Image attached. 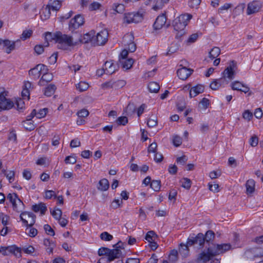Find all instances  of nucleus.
<instances>
[{"instance_id": "nucleus-1", "label": "nucleus", "mask_w": 263, "mask_h": 263, "mask_svg": "<svg viewBox=\"0 0 263 263\" xmlns=\"http://www.w3.org/2000/svg\"><path fill=\"white\" fill-rule=\"evenodd\" d=\"M237 63L235 61H231L229 65L222 72V78L213 81L210 85V87L213 90L218 89L224 82L227 84L230 81L234 78L235 71L237 69Z\"/></svg>"}, {"instance_id": "nucleus-2", "label": "nucleus", "mask_w": 263, "mask_h": 263, "mask_svg": "<svg viewBox=\"0 0 263 263\" xmlns=\"http://www.w3.org/2000/svg\"><path fill=\"white\" fill-rule=\"evenodd\" d=\"M51 40L58 43V47L64 50H66L69 47L73 46L78 43L76 40L73 41L72 36L63 34L60 31L53 34L50 32Z\"/></svg>"}, {"instance_id": "nucleus-3", "label": "nucleus", "mask_w": 263, "mask_h": 263, "mask_svg": "<svg viewBox=\"0 0 263 263\" xmlns=\"http://www.w3.org/2000/svg\"><path fill=\"white\" fill-rule=\"evenodd\" d=\"M192 17L191 14H184L179 15L173 21V26L174 30L176 32V37L177 38H180L185 34L184 28Z\"/></svg>"}, {"instance_id": "nucleus-4", "label": "nucleus", "mask_w": 263, "mask_h": 263, "mask_svg": "<svg viewBox=\"0 0 263 263\" xmlns=\"http://www.w3.org/2000/svg\"><path fill=\"white\" fill-rule=\"evenodd\" d=\"M7 93L3 88H0V111L9 109L13 106V103L6 97Z\"/></svg>"}, {"instance_id": "nucleus-5", "label": "nucleus", "mask_w": 263, "mask_h": 263, "mask_svg": "<svg viewBox=\"0 0 263 263\" xmlns=\"http://www.w3.org/2000/svg\"><path fill=\"white\" fill-rule=\"evenodd\" d=\"M108 33L107 30H103L98 32L92 40V45L100 46L104 45L108 40Z\"/></svg>"}, {"instance_id": "nucleus-6", "label": "nucleus", "mask_w": 263, "mask_h": 263, "mask_svg": "<svg viewBox=\"0 0 263 263\" xmlns=\"http://www.w3.org/2000/svg\"><path fill=\"white\" fill-rule=\"evenodd\" d=\"M231 246L230 243H224L221 245H214L210 247L211 254L214 256L223 253L231 249Z\"/></svg>"}, {"instance_id": "nucleus-7", "label": "nucleus", "mask_w": 263, "mask_h": 263, "mask_svg": "<svg viewBox=\"0 0 263 263\" xmlns=\"http://www.w3.org/2000/svg\"><path fill=\"white\" fill-rule=\"evenodd\" d=\"M20 218L25 225L32 226L35 223L36 216L31 212H24L21 214Z\"/></svg>"}, {"instance_id": "nucleus-8", "label": "nucleus", "mask_w": 263, "mask_h": 263, "mask_svg": "<svg viewBox=\"0 0 263 263\" xmlns=\"http://www.w3.org/2000/svg\"><path fill=\"white\" fill-rule=\"evenodd\" d=\"M84 22V18L82 15L80 14L76 15L70 21L69 23V30L71 31H74L83 25Z\"/></svg>"}, {"instance_id": "nucleus-9", "label": "nucleus", "mask_w": 263, "mask_h": 263, "mask_svg": "<svg viewBox=\"0 0 263 263\" xmlns=\"http://www.w3.org/2000/svg\"><path fill=\"white\" fill-rule=\"evenodd\" d=\"M246 257L251 260L263 257V249L260 248H252L245 252Z\"/></svg>"}, {"instance_id": "nucleus-10", "label": "nucleus", "mask_w": 263, "mask_h": 263, "mask_svg": "<svg viewBox=\"0 0 263 263\" xmlns=\"http://www.w3.org/2000/svg\"><path fill=\"white\" fill-rule=\"evenodd\" d=\"M48 69H47L43 72L38 84L40 86L45 87V95L49 96V90H48L49 88V74L48 72Z\"/></svg>"}, {"instance_id": "nucleus-11", "label": "nucleus", "mask_w": 263, "mask_h": 263, "mask_svg": "<svg viewBox=\"0 0 263 263\" xmlns=\"http://www.w3.org/2000/svg\"><path fill=\"white\" fill-rule=\"evenodd\" d=\"M47 69V66L40 64L31 69L29 71V74L30 76H33L34 79H36L38 78L41 74H43V72Z\"/></svg>"}, {"instance_id": "nucleus-12", "label": "nucleus", "mask_w": 263, "mask_h": 263, "mask_svg": "<svg viewBox=\"0 0 263 263\" xmlns=\"http://www.w3.org/2000/svg\"><path fill=\"white\" fill-rule=\"evenodd\" d=\"M261 3L258 1H254L248 4L247 14L250 15L259 11L261 8Z\"/></svg>"}, {"instance_id": "nucleus-13", "label": "nucleus", "mask_w": 263, "mask_h": 263, "mask_svg": "<svg viewBox=\"0 0 263 263\" xmlns=\"http://www.w3.org/2000/svg\"><path fill=\"white\" fill-rule=\"evenodd\" d=\"M33 88L32 84L29 81L24 82L22 91V97L23 100H29L30 99V90Z\"/></svg>"}, {"instance_id": "nucleus-14", "label": "nucleus", "mask_w": 263, "mask_h": 263, "mask_svg": "<svg viewBox=\"0 0 263 263\" xmlns=\"http://www.w3.org/2000/svg\"><path fill=\"white\" fill-rule=\"evenodd\" d=\"M134 39V36L132 34H127L123 37V41L125 43H127L128 46V51L130 52H134L136 49V44L132 42Z\"/></svg>"}, {"instance_id": "nucleus-15", "label": "nucleus", "mask_w": 263, "mask_h": 263, "mask_svg": "<svg viewBox=\"0 0 263 263\" xmlns=\"http://www.w3.org/2000/svg\"><path fill=\"white\" fill-rule=\"evenodd\" d=\"M0 45L6 47L5 52L9 54L15 48V42H11L9 40H3L0 38Z\"/></svg>"}, {"instance_id": "nucleus-16", "label": "nucleus", "mask_w": 263, "mask_h": 263, "mask_svg": "<svg viewBox=\"0 0 263 263\" xmlns=\"http://www.w3.org/2000/svg\"><path fill=\"white\" fill-rule=\"evenodd\" d=\"M45 42L43 45H36L34 48L35 52L39 55L42 54L44 51V47H47L49 45V43L47 40V36L49 35V32L45 33Z\"/></svg>"}, {"instance_id": "nucleus-17", "label": "nucleus", "mask_w": 263, "mask_h": 263, "mask_svg": "<svg viewBox=\"0 0 263 263\" xmlns=\"http://www.w3.org/2000/svg\"><path fill=\"white\" fill-rule=\"evenodd\" d=\"M192 71V69L183 67L178 69L177 73L179 79L185 80L191 74Z\"/></svg>"}, {"instance_id": "nucleus-18", "label": "nucleus", "mask_w": 263, "mask_h": 263, "mask_svg": "<svg viewBox=\"0 0 263 263\" xmlns=\"http://www.w3.org/2000/svg\"><path fill=\"white\" fill-rule=\"evenodd\" d=\"M215 256L214 255L211 254L210 250V248L208 249L207 252L203 251L200 253L197 258L198 262L202 261L203 263H206L209 261L211 257Z\"/></svg>"}, {"instance_id": "nucleus-19", "label": "nucleus", "mask_w": 263, "mask_h": 263, "mask_svg": "<svg viewBox=\"0 0 263 263\" xmlns=\"http://www.w3.org/2000/svg\"><path fill=\"white\" fill-rule=\"evenodd\" d=\"M95 32L91 30L88 33L84 34L83 36H81L78 40L76 41H78V43H87L90 42L92 44V40L93 39V37H95Z\"/></svg>"}, {"instance_id": "nucleus-20", "label": "nucleus", "mask_w": 263, "mask_h": 263, "mask_svg": "<svg viewBox=\"0 0 263 263\" xmlns=\"http://www.w3.org/2000/svg\"><path fill=\"white\" fill-rule=\"evenodd\" d=\"M166 21V17L165 15V14H162V15H160L158 16L154 24V29L156 30H159L162 28L163 26L165 25Z\"/></svg>"}, {"instance_id": "nucleus-21", "label": "nucleus", "mask_w": 263, "mask_h": 263, "mask_svg": "<svg viewBox=\"0 0 263 263\" xmlns=\"http://www.w3.org/2000/svg\"><path fill=\"white\" fill-rule=\"evenodd\" d=\"M119 242L115 245L116 248L114 249H109L108 257L110 259V260L112 261L115 259L119 258L122 254V252L120 249H118L117 247L118 245Z\"/></svg>"}, {"instance_id": "nucleus-22", "label": "nucleus", "mask_w": 263, "mask_h": 263, "mask_svg": "<svg viewBox=\"0 0 263 263\" xmlns=\"http://www.w3.org/2000/svg\"><path fill=\"white\" fill-rule=\"evenodd\" d=\"M231 87L233 90H238L245 93L248 92L250 90L249 87L238 81L232 83L231 84Z\"/></svg>"}, {"instance_id": "nucleus-23", "label": "nucleus", "mask_w": 263, "mask_h": 263, "mask_svg": "<svg viewBox=\"0 0 263 263\" xmlns=\"http://www.w3.org/2000/svg\"><path fill=\"white\" fill-rule=\"evenodd\" d=\"M32 210L35 213L40 212L41 215H43L45 214L47 211V208L44 203L41 202L39 204H35L32 206Z\"/></svg>"}, {"instance_id": "nucleus-24", "label": "nucleus", "mask_w": 263, "mask_h": 263, "mask_svg": "<svg viewBox=\"0 0 263 263\" xmlns=\"http://www.w3.org/2000/svg\"><path fill=\"white\" fill-rule=\"evenodd\" d=\"M103 67L107 74H111L117 70L116 66L112 61L106 62Z\"/></svg>"}, {"instance_id": "nucleus-25", "label": "nucleus", "mask_w": 263, "mask_h": 263, "mask_svg": "<svg viewBox=\"0 0 263 263\" xmlns=\"http://www.w3.org/2000/svg\"><path fill=\"white\" fill-rule=\"evenodd\" d=\"M204 90V87L202 85H198L195 87H192L190 92V96L191 98L196 97Z\"/></svg>"}, {"instance_id": "nucleus-26", "label": "nucleus", "mask_w": 263, "mask_h": 263, "mask_svg": "<svg viewBox=\"0 0 263 263\" xmlns=\"http://www.w3.org/2000/svg\"><path fill=\"white\" fill-rule=\"evenodd\" d=\"M119 62L123 68L127 70L132 67L134 61L132 59H119Z\"/></svg>"}, {"instance_id": "nucleus-27", "label": "nucleus", "mask_w": 263, "mask_h": 263, "mask_svg": "<svg viewBox=\"0 0 263 263\" xmlns=\"http://www.w3.org/2000/svg\"><path fill=\"white\" fill-rule=\"evenodd\" d=\"M109 186V184L108 180L104 178L100 180L97 188L101 191H106L108 189Z\"/></svg>"}, {"instance_id": "nucleus-28", "label": "nucleus", "mask_w": 263, "mask_h": 263, "mask_svg": "<svg viewBox=\"0 0 263 263\" xmlns=\"http://www.w3.org/2000/svg\"><path fill=\"white\" fill-rule=\"evenodd\" d=\"M40 16L43 21H45L49 18V4H47L45 8L40 12Z\"/></svg>"}, {"instance_id": "nucleus-29", "label": "nucleus", "mask_w": 263, "mask_h": 263, "mask_svg": "<svg viewBox=\"0 0 263 263\" xmlns=\"http://www.w3.org/2000/svg\"><path fill=\"white\" fill-rule=\"evenodd\" d=\"M148 88L151 92L157 93L160 89V85L155 82H151L148 85Z\"/></svg>"}, {"instance_id": "nucleus-30", "label": "nucleus", "mask_w": 263, "mask_h": 263, "mask_svg": "<svg viewBox=\"0 0 263 263\" xmlns=\"http://www.w3.org/2000/svg\"><path fill=\"white\" fill-rule=\"evenodd\" d=\"M50 10L57 11L61 7V2L59 0H50Z\"/></svg>"}, {"instance_id": "nucleus-31", "label": "nucleus", "mask_w": 263, "mask_h": 263, "mask_svg": "<svg viewBox=\"0 0 263 263\" xmlns=\"http://www.w3.org/2000/svg\"><path fill=\"white\" fill-rule=\"evenodd\" d=\"M179 252L180 254L183 257H186L189 254V249L187 245H181V247L179 248Z\"/></svg>"}, {"instance_id": "nucleus-32", "label": "nucleus", "mask_w": 263, "mask_h": 263, "mask_svg": "<svg viewBox=\"0 0 263 263\" xmlns=\"http://www.w3.org/2000/svg\"><path fill=\"white\" fill-rule=\"evenodd\" d=\"M220 53V49L219 47H214L209 52V58L214 59L217 58Z\"/></svg>"}, {"instance_id": "nucleus-33", "label": "nucleus", "mask_w": 263, "mask_h": 263, "mask_svg": "<svg viewBox=\"0 0 263 263\" xmlns=\"http://www.w3.org/2000/svg\"><path fill=\"white\" fill-rule=\"evenodd\" d=\"M247 194L252 193L254 191L255 183L253 180H249L246 184Z\"/></svg>"}, {"instance_id": "nucleus-34", "label": "nucleus", "mask_w": 263, "mask_h": 263, "mask_svg": "<svg viewBox=\"0 0 263 263\" xmlns=\"http://www.w3.org/2000/svg\"><path fill=\"white\" fill-rule=\"evenodd\" d=\"M157 124V118L155 116L152 115L147 120V125L149 127H154L156 126Z\"/></svg>"}, {"instance_id": "nucleus-35", "label": "nucleus", "mask_w": 263, "mask_h": 263, "mask_svg": "<svg viewBox=\"0 0 263 263\" xmlns=\"http://www.w3.org/2000/svg\"><path fill=\"white\" fill-rule=\"evenodd\" d=\"M22 125L25 129L31 131L34 129L35 125L32 121H24L22 122Z\"/></svg>"}, {"instance_id": "nucleus-36", "label": "nucleus", "mask_w": 263, "mask_h": 263, "mask_svg": "<svg viewBox=\"0 0 263 263\" xmlns=\"http://www.w3.org/2000/svg\"><path fill=\"white\" fill-rule=\"evenodd\" d=\"M50 214H51L54 219L58 220L62 217V211L60 209L54 207L52 212L50 211Z\"/></svg>"}, {"instance_id": "nucleus-37", "label": "nucleus", "mask_w": 263, "mask_h": 263, "mask_svg": "<svg viewBox=\"0 0 263 263\" xmlns=\"http://www.w3.org/2000/svg\"><path fill=\"white\" fill-rule=\"evenodd\" d=\"M77 89L80 92L86 90L88 87L89 85L87 83L84 81H81L79 83L76 85Z\"/></svg>"}, {"instance_id": "nucleus-38", "label": "nucleus", "mask_w": 263, "mask_h": 263, "mask_svg": "<svg viewBox=\"0 0 263 263\" xmlns=\"http://www.w3.org/2000/svg\"><path fill=\"white\" fill-rule=\"evenodd\" d=\"M3 173L4 174L5 176L7 177V178L9 180L10 182H12L14 181V175L15 173L13 171H9V172H7L6 170H3Z\"/></svg>"}, {"instance_id": "nucleus-39", "label": "nucleus", "mask_w": 263, "mask_h": 263, "mask_svg": "<svg viewBox=\"0 0 263 263\" xmlns=\"http://www.w3.org/2000/svg\"><path fill=\"white\" fill-rule=\"evenodd\" d=\"M151 188L155 191L158 192L161 187V182L159 180H153L151 184Z\"/></svg>"}, {"instance_id": "nucleus-40", "label": "nucleus", "mask_w": 263, "mask_h": 263, "mask_svg": "<svg viewBox=\"0 0 263 263\" xmlns=\"http://www.w3.org/2000/svg\"><path fill=\"white\" fill-rule=\"evenodd\" d=\"M157 237V235L155 233V232L153 231H150L147 232L146 234L145 238V239L149 242H152L153 241H155V238Z\"/></svg>"}, {"instance_id": "nucleus-41", "label": "nucleus", "mask_w": 263, "mask_h": 263, "mask_svg": "<svg viewBox=\"0 0 263 263\" xmlns=\"http://www.w3.org/2000/svg\"><path fill=\"white\" fill-rule=\"evenodd\" d=\"M48 112V108H44L43 109H40V110L36 112V115L37 118L41 119L42 118H44L47 114Z\"/></svg>"}, {"instance_id": "nucleus-42", "label": "nucleus", "mask_w": 263, "mask_h": 263, "mask_svg": "<svg viewBox=\"0 0 263 263\" xmlns=\"http://www.w3.org/2000/svg\"><path fill=\"white\" fill-rule=\"evenodd\" d=\"M126 81L123 80H119L117 81H114V88L119 89L123 88L126 85Z\"/></svg>"}, {"instance_id": "nucleus-43", "label": "nucleus", "mask_w": 263, "mask_h": 263, "mask_svg": "<svg viewBox=\"0 0 263 263\" xmlns=\"http://www.w3.org/2000/svg\"><path fill=\"white\" fill-rule=\"evenodd\" d=\"M101 239L104 241H110L113 239L112 235L107 232H104L100 234Z\"/></svg>"}, {"instance_id": "nucleus-44", "label": "nucleus", "mask_w": 263, "mask_h": 263, "mask_svg": "<svg viewBox=\"0 0 263 263\" xmlns=\"http://www.w3.org/2000/svg\"><path fill=\"white\" fill-rule=\"evenodd\" d=\"M178 252L176 250H173L171 251L169 255V259L171 261H176L178 259Z\"/></svg>"}, {"instance_id": "nucleus-45", "label": "nucleus", "mask_w": 263, "mask_h": 263, "mask_svg": "<svg viewBox=\"0 0 263 263\" xmlns=\"http://www.w3.org/2000/svg\"><path fill=\"white\" fill-rule=\"evenodd\" d=\"M65 162L67 164H74L77 162V157L74 155L66 157Z\"/></svg>"}, {"instance_id": "nucleus-46", "label": "nucleus", "mask_w": 263, "mask_h": 263, "mask_svg": "<svg viewBox=\"0 0 263 263\" xmlns=\"http://www.w3.org/2000/svg\"><path fill=\"white\" fill-rule=\"evenodd\" d=\"M12 205L14 210L19 212L20 209L24 205V203L22 200L17 197L16 201H15L14 204Z\"/></svg>"}, {"instance_id": "nucleus-47", "label": "nucleus", "mask_w": 263, "mask_h": 263, "mask_svg": "<svg viewBox=\"0 0 263 263\" xmlns=\"http://www.w3.org/2000/svg\"><path fill=\"white\" fill-rule=\"evenodd\" d=\"M182 139L180 137L175 135L173 138V143L176 146H179L182 144Z\"/></svg>"}, {"instance_id": "nucleus-48", "label": "nucleus", "mask_w": 263, "mask_h": 263, "mask_svg": "<svg viewBox=\"0 0 263 263\" xmlns=\"http://www.w3.org/2000/svg\"><path fill=\"white\" fill-rule=\"evenodd\" d=\"M101 7H102V5L101 4H100L98 2H95L92 3L90 5V6L89 7V9L90 11H95V10H99V9H101Z\"/></svg>"}, {"instance_id": "nucleus-49", "label": "nucleus", "mask_w": 263, "mask_h": 263, "mask_svg": "<svg viewBox=\"0 0 263 263\" xmlns=\"http://www.w3.org/2000/svg\"><path fill=\"white\" fill-rule=\"evenodd\" d=\"M179 48V45L177 43H173L170 46L167 54H171L176 52Z\"/></svg>"}, {"instance_id": "nucleus-50", "label": "nucleus", "mask_w": 263, "mask_h": 263, "mask_svg": "<svg viewBox=\"0 0 263 263\" xmlns=\"http://www.w3.org/2000/svg\"><path fill=\"white\" fill-rule=\"evenodd\" d=\"M13 247H0V253H1L4 255H8L10 254V252L12 250Z\"/></svg>"}, {"instance_id": "nucleus-51", "label": "nucleus", "mask_w": 263, "mask_h": 263, "mask_svg": "<svg viewBox=\"0 0 263 263\" xmlns=\"http://www.w3.org/2000/svg\"><path fill=\"white\" fill-rule=\"evenodd\" d=\"M214 233L212 231L209 230L206 232L205 235H204L205 241L207 242L210 241L214 238Z\"/></svg>"}, {"instance_id": "nucleus-52", "label": "nucleus", "mask_w": 263, "mask_h": 263, "mask_svg": "<svg viewBox=\"0 0 263 263\" xmlns=\"http://www.w3.org/2000/svg\"><path fill=\"white\" fill-rule=\"evenodd\" d=\"M182 186L185 189H189L191 186V181L190 179L184 178L182 181Z\"/></svg>"}, {"instance_id": "nucleus-53", "label": "nucleus", "mask_w": 263, "mask_h": 263, "mask_svg": "<svg viewBox=\"0 0 263 263\" xmlns=\"http://www.w3.org/2000/svg\"><path fill=\"white\" fill-rule=\"evenodd\" d=\"M197 243L200 246H202L205 242L204 235L202 233H199L196 236Z\"/></svg>"}, {"instance_id": "nucleus-54", "label": "nucleus", "mask_w": 263, "mask_h": 263, "mask_svg": "<svg viewBox=\"0 0 263 263\" xmlns=\"http://www.w3.org/2000/svg\"><path fill=\"white\" fill-rule=\"evenodd\" d=\"M17 197H18V196L16 193H13V194L9 193L7 195V199H8L10 201V202L13 205L14 204L15 201H16Z\"/></svg>"}, {"instance_id": "nucleus-55", "label": "nucleus", "mask_w": 263, "mask_h": 263, "mask_svg": "<svg viewBox=\"0 0 263 263\" xmlns=\"http://www.w3.org/2000/svg\"><path fill=\"white\" fill-rule=\"evenodd\" d=\"M109 249L107 248L102 247L98 250V255L99 256H108Z\"/></svg>"}, {"instance_id": "nucleus-56", "label": "nucleus", "mask_w": 263, "mask_h": 263, "mask_svg": "<svg viewBox=\"0 0 263 263\" xmlns=\"http://www.w3.org/2000/svg\"><path fill=\"white\" fill-rule=\"evenodd\" d=\"M201 3V0H190L189 5L191 8H197Z\"/></svg>"}, {"instance_id": "nucleus-57", "label": "nucleus", "mask_w": 263, "mask_h": 263, "mask_svg": "<svg viewBox=\"0 0 263 263\" xmlns=\"http://www.w3.org/2000/svg\"><path fill=\"white\" fill-rule=\"evenodd\" d=\"M26 230H28V235L30 237H34L37 233V231L36 229L32 228V226H27Z\"/></svg>"}, {"instance_id": "nucleus-58", "label": "nucleus", "mask_w": 263, "mask_h": 263, "mask_svg": "<svg viewBox=\"0 0 263 263\" xmlns=\"http://www.w3.org/2000/svg\"><path fill=\"white\" fill-rule=\"evenodd\" d=\"M118 125H125L128 122V119L126 117H120L116 121Z\"/></svg>"}, {"instance_id": "nucleus-59", "label": "nucleus", "mask_w": 263, "mask_h": 263, "mask_svg": "<svg viewBox=\"0 0 263 263\" xmlns=\"http://www.w3.org/2000/svg\"><path fill=\"white\" fill-rule=\"evenodd\" d=\"M89 112L85 109H81L77 112V115L79 118H85L88 116Z\"/></svg>"}, {"instance_id": "nucleus-60", "label": "nucleus", "mask_w": 263, "mask_h": 263, "mask_svg": "<svg viewBox=\"0 0 263 263\" xmlns=\"http://www.w3.org/2000/svg\"><path fill=\"white\" fill-rule=\"evenodd\" d=\"M114 10L118 13H122L124 10V6L123 4H114Z\"/></svg>"}, {"instance_id": "nucleus-61", "label": "nucleus", "mask_w": 263, "mask_h": 263, "mask_svg": "<svg viewBox=\"0 0 263 263\" xmlns=\"http://www.w3.org/2000/svg\"><path fill=\"white\" fill-rule=\"evenodd\" d=\"M23 251L27 254H31L34 252V248L31 246H25L22 248Z\"/></svg>"}, {"instance_id": "nucleus-62", "label": "nucleus", "mask_w": 263, "mask_h": 263, "mask_svg": "<svg viewBox=\"0 0 263 263\" xmlns=\"http://www.w3.org/2000/svg\"><path fill=\"white\" fill-rule=\"evenodd\" d=\"M177 194V190L175 189H172L170 191L168 199L170 200H176V197Z\"/></svg>"}, {"instance_id": "nucleus-63", "label": "nucleus", "mask_w": 263, "mask_h": 263, "mask_svg": "<svg viewBox=\"0 0 263 263\" xmlns=\"http://www.w3.org/2000/svg\"><path fill=\"white\" fill-rule=\"evenodd\" d=\"M32 33V31L31 30L24 31L23 33L22 34L21 39L23 40H25L27 39L30 37Z\"/></svg>"}, {"instance_id": "nucleus-64", "label": "nucleus", "mask_w": 263, "mask_h": 263, "mask_svg": "<svg viewBox=\"0 0 263 263\" xmlns=\"http://www.w3.org/2000/svg\"><path fill=\"white\" fill-rule=\"evenodd\" d=\"M134 13H129L125 16L124 20L127 23H134Z\"/></svg>"}]
</instances>
